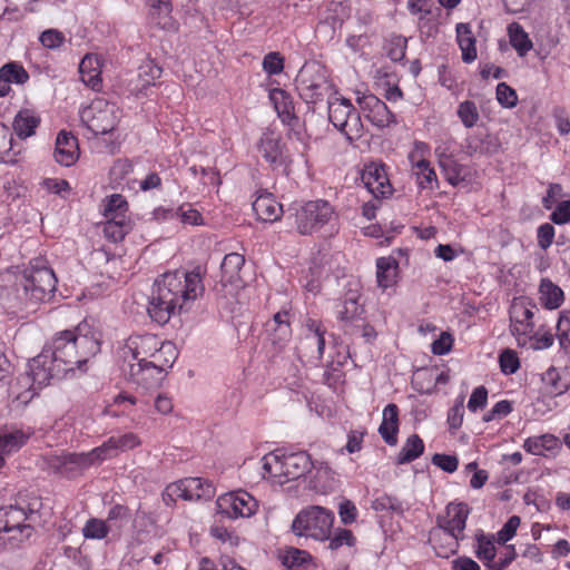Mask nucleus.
<instances>
[{
  "label": "nucleus",
  "mask_w": 570,
  "mask_h": 570,
  "mask_svg": "<svg viewBox=\"0 0 570 570\" xmlns=\"http://www.w3.org/2000/svg\"><path fill=\"white\" fill-rule=\"evenodd\" d=\"M100 332L87 320L75 330L58 332L40 354L29 361L32 389H41L53 379H61L76 368L81 370L100 351Z\"/></svg>",
  "instance_id": "obj_1"
},
{
  "label": "nucleus",
  "mask_w": 570,
  "mask_h": 570,
  "mask_svg": "<svg viewBox=\"0 0 570 570\" xmlns=\"http://www.w3.org/2000/svg\"><path fill=\"white\" fill-rule=\"evenodd\" d=\"M203 292L202 276L196 271L177 269L164 273L154 283L147 308L148 315L154 322L164 325Z\"/></svg>",
  "instance_id": "obj_2"
},
{
  "label": "nucleus",
  "mask_w": 570,
  "mask_h": 570,
  "mask_svg": "<svg viewBox=\"0 0 570 570\" xmlns=\"http://www.w3.org/2000/svg\"><path fill=\"white\" fill-rule=\"evenodd\" d=\"M52 517L49 500L31 494L20 497L16 504L0 508V549L12 550L28 540L36 528Z\"/></svg>",
  "instance_id": "obj_3"
},
{
  "label": "nucleus",
  "mask_w": 570,
  "mask_h": 570,
  "mask_svg": "<svg viewBox=\"0 0 570 570\" xmlns=\"http://www.w3.org/2000/svg\"><path fill=\"white\" fill-rule=\"evenodd\" d=\"M469 513L465 503L448 504L445 515L438 519V527L430 532L429 538L438 557L449 558L456 553L459 542L464 539Z\"/></svg>",
  "instance_id": "obj_4"
},
{
  "label": "nucleus",
  "mask_w": 570,
  "mask_h": 570,
  "mask_svg": "<svg viewBox=\"0 0 570 570\" xmlns=\"http://www.w3.org/2000/svg\"><path fill=\"white\" fill-rule=\"evenodd\" d=\"M23 291L35 304L46 302L56 292L57 277L45 257L32 258L23 271Z\"/></svg>",
  "instance_id": "obj_5"
},
{
  "label": "nucleus",
  "mask_w": 570,
  "mask_h": 570,
  "mask_svg": "<svg viewBox=\"0 0 570 570\" xmlns=\"http://www.w3.org/2000/svg\"><path fill=\"white\" fill-rule=\"evenodd\" d=\"M335 515L333 511L311 505L301 510L292 522V531L297 537L325 542L333 530Z\"/></svg>",
  "instance_id": "obj_6"
},
{
  "label": "nucleus",
  "mask_w": 570,
  "mask_h": 570,
  "mask_svg": "<svg viewBox=\"0 0 570 570\" xmlns=\"http://www.w3.org/2000/svg\"><path fill=\"white\" fill-rule=\"evenodd\" d=\"M295 86L299 97L306 104H317L324 98L328 99L334 91L325 68L317 62L303 65L295 78Z\"/></svg>",
  "instance_id": "obj_7"
},
{
  "label": "nucleus",
  "mask_w": 570,
  "mask_h": 570,
  "mask_svg": "<svg viewBox=\"0 0 570 570\" xmlns=\"http://www.w3.org/2000/svg\"><path fill=\"white\" fill-rule=\"evenodd\" d=\"M328 119L333 126L342 132L348 142H353L363 136L364 126L360 112L351 100L343 97H330Z\"/></svg>",
  "instance_id": "obj_8"
},
{
  "label": "nucleus",
  "mask_w": 570,
  "mask_h": 570,
  "mask_svg": "<svg viewBox=\"0 0 570 570\" xmlns=\"http://www.w3.org/2000/svg\"><path fill=\"white\" fill-rule=\"evenodd\" d=\"M79 116L82 125L94 136L106 135L116 128L120 109L116 104L98 98L81 108Z\"/></svg>",
  "instance_id": "obj_9"
},
{
  "label": "nucleus",
  "mask_w": 570,
  "mask_h": 570,
  "mask_svg": "<svg viewBox=\"0 0 570 570\" xmlns=\"http://www.w3.org/2000/svg\"><path fill=\"white\" fill-rule=\"evenodd\" d=\"M303 328V336L296 346L297 356L302 362L317 365L324 356L328 338H333V335L321 321L314 318H306Z\"/></svg>",
  "instance_id": "obj_10"
},
{
  "label": "nucleus",
  "mask_w": 570,
  "mask_h": 570,
  "mask_svg": "<svg viewBox=\"0 0 570 570\" xmlns=\"http://www.w3.org/2000/svg\"><path fill=\"white\" fill-rule=\"evenodd\" d=\"M337 214L326 200H309L302 205L295 214V224L301 235H312L324 226H334Z\"/></svg>",
  "instance_id": "obj_11"
},
{
  "label": "nucleus",
  "mask_w": 570,
  "mask_h": 570,
  "mask_svg": "<svg viewBox=\"0 0 570 570\" xmlns=\"http://www.w3.org/2000/svg\"><path fill=\"white\" fill-rule=\"evenodd\" d=\"M217 512L229 518H250L258 510V501L247 491L224 493L216 500Z\"/></svg>",
  "instance_id": "obj_12"
},
{
  "label": "nucleus",
  "mask_w": 570,
  "mask_h": 570,
  "mask_svg": "<svg viewBox=\"0 0 570 570\" xmlns=\"http://www.w3.org/2000/svg\"><path fill=\"white\" fill-rule=\"evenodd\" d=\"M533 309L525 301H514L510 307V332L515 337L519 346L529 344L534 331Z\"/></svg>",
  "instance_id": "obj_13"
},
{
  "label": "nucleus",
  "mask_w": 570,
  "mask_h": 570,
  "mask_svg": "<svg viewBox=\"0 0 570 570\" xmlns=\"http://www.w3.org/2000/svg\"><path fill=\"white\" fill-rule=\"evenodd\" d=\"M166 491L170 495L188 501L209 500L215 495L213 483L202 478L179 480L168 485Z\"/></svg>",
  "instance_id": "obj_14"
},
{
  "label": "nucleus",
  "mask_w": 570,
  "mask_h": 570,
  "mask_svg": "<svg viewBox=\"0 0 570 570\" xmlns=\"http://www.w3.org/2000/svg\"><path fill=\"white\" fill-rule=\"evenodd\" d=\"M365 118L375 127L383 129L396 122L395 115L386 104L372 94H363L356 99Z\"/></svg>",
  "instance_id": "obj_15"
},
{
  "label": "nucleus",
  "mask_w": 570,
  "mask_h": 570,
  "mask_svg": "<svg viewBox=\"0 0 570 570\" xmlns=\"http://www.w3.org/2000/svg\"><path fill=\"white\" fill-rule=\"evenodd\" d=\"M140 352L134 353L136 363L129 364V376L137 384L153 386L158 384L164 374L167 372L165 368H158L157 362L147 361L145 357H140Z\"/></svg>",
  "instance_id": "obj_16"
},
{
  "label": "nucleus",
  "mask_w": 570,
  "mask_h": 570,
  "mask_svg": "<svg viewBox=\"0 0 570 570\" xmlns=\"http://www.w3.org/2000/svg\"><path fill=\"white\" fill-rule=\"evenodd\" d=\"M361 179L365 188L375 198H384L392 194V185L390 184L384 166L381 164L372 163L365 166Z\"/></svg>",
  "instance_id": "obj_17"
},
{
  "label": "nucleus",
  "mask_w": 570,
  "mask_h": 570,
  "mask_svg": "<svg viewBox=\"0 0 570 570\" xmlns=\"http://www.w3.org/2000/svg\"><path fill=\"white\" fill-rule=\"evenodd\" d=\"M291 308L283 307L265 323V330L274 345L282 347L292 337Z\"/></svg>",
  "instance_id": "obj_18"
},
{
  "label": "nucleus",
  "mask_w": 570,
  "mask_h": 570,
  "mask_svg": "<svg viewBox=\"0 0 570 570\" xmlns=\"http://www.w3.org/2000/svg\"><path fill=\"white\" fill-rule=\"evenodd\" d=\"M268 97L282 122L291 129L297 127L299 119L294 112V104L291 95L284 89L274 88L269 90Z\"/></svg>",
  "instance_id": "obj_19"
},
{
  "label": "nucleus",
  "mask_w": 570,
  "mask_h": 570,
  "mask_svg": "<svg viewBox=\"0 0 570 570\" xmlns=\"http://www.w3.org/2000/svg\"><path fill=\"white\" fill-rule=\"evenodd\" d=\"M253 210L257 218L265 223L278 220L283 215V206L279 204L272 193L258 190L253 202Z\"/></svg>",
  "instance_id": "obj_20"
},
{
  "label": "nucleus",
  "mask_w": 570,
  "mask_h": 570,
  "mask_svg": "<svg viewBox=\"0 0 570 570\" xmlns=\"http://www.w3.org/2000/svg\"><path fill=\"white\" fill-rule=\"evenodd\" d=\"M258 151L266 161L275 167L286 165L287 163V156L283 150L281 137L274 131H267L262 135Z\"/></svg>",
  "instance_id": "obj_21"
},
{
  "label": "nucleus",
  "mask_w": 570,
  "mask_h": 570,
  "mask_svg": "<svg viewBox=\"0 0 570 570\" xmlns=\"http://www.w3.org/2000/svg\"><path fill=\"white\" fill-rule=\"evenodd\" d=\"M102 60L98 55L87 53L79 63L80 80L95 91L102 89Z\"/></svg>",
  "instance_id": "obj_22"
},
{
  "label": "nucleus",
  "mask_w": 570,
  "mask_h": 570,
  "mask_svg": "<svg viewBox=\"0 0 570 570\" xmlns=\"http://www.w3.org/2000/svg\"><path fill=\"white\" fill-rule=\"evenodd\" d=\"M149 9V18L153 23L163 30L176 31L177 21L174 19L170 0H144Z\"/></svg>",
  "instance_id": "obj_23"
},
{
  "label": "nucleus",
  "mask_w": 570,
  "mask_h": 570,
  "mask_svg": "<svg viewBox=\"0 0 570 570\" xmlns=\"http://www.w3.org/2000/svg\"><path fill=\"white\" fill-rule=\"evenodd\" d=\"M53 157L61 166H72L79 158L77 138L65 130L60 131L56 139Z\"/></svg>",
  "instance_id": "obj_24"
},
{
  "label": "nucleus",
  "mask_w": 570,
  "mask_h": 570,
  "mask_svg": "<svg viewBox=\"0 0 570 570\" xmlns=\"http://www.w3.org/2000/svg\"><path fill=\"white\" fill-rule=\"evenodd\" d=\"M92 466V459L88 452L68 453L59 459L58 472L66 478H75L86 469Z\"/></svg>",
  "instance_id": "obj_25"
},
{
  "label": "nucleus",
  "mask_w": 570,
  "mask_h": 570,
  "mask_svg": "<svg viewBox=\"0 0 570 570\" xmlns=\"http://www.w3.org/2000/svg\"><path fill=\"white\" fill-rule=\"evenodd\" d=\"M379 433L386 444L393 446L397 443L399 407L396 404L390 403L383 409Z\"/></svg>",
  "instance_id": "obj_26"
},
{
  "label": "nucleus",
  "mask_w": 570,
  "mask_h": 570,
  "mask_svg": "<svg viewBox=\"0 0 570 570\" xmlns=\"http://www.w3.org/2000/svg\"><path fill=\"white\" fill-rule=\"evenodd\" d=\"M40 121V116L36 110L23 108L14 116L12 128L20 139H26L36 134Z\"/></svg>",
  "instance_id": "obj_27"
},
{
  "label": "nucleus",
  "mask_w": 570,
  "mask_h": 570,
  "mask_svg": "<svg viewBox=\"0 0 570 570\" xmlns=\"http://www.w3.org/2000/svg\"><path fill=\"white\" fill-rule=\"evenodd\" d=\"M285 480H296L304 476L312 468V460L307 452L299 451L284 454Z\"/></svg>",
  "instance_id": "obj_28"
},
{
  "label": "nucleus",
  "mask_w": 570,
  "mask_h": 570,
  "mask_svg": "<svg viewBox=\"0 0 570 570\" xmlns=\"http://www.w3.org/2000/svg\"><path fill=\"white\" fill-rule=\"evenodd\" d=\"M245 264V258L242 254L238 253H229L225 255L222 265L220 272L222 277L220 282L223 285H234L235 287H239L240 285V271Z\"/></svg>",
  "instance_id": "obj_29"
},
{
  "label": "nucleus",
  "mask_w": 570,
  "mask_h": 570,
  "mask_svg": "<svg viewBox=\"0 0 570 570\" xmlns=\"http://www.w3.org/2000/svg\"><path fill=\"white\" fill-rule=\"evenodd\" d=\"M30 431L11 429L0 433V468L4 464V456L18 451L30 438Z\"/></svg>",
  "instance_id": "obj_30"
},
{
  "label": "nucleus",
  "mask_w": 570,
  "mask_h": 570,
  "mask_svg": "<svg viewBox=\"0 0 570 570\" xmlns=\"http://www.w3.org/2000/svg\"><path fill=\"white\" fill-rule=\"evenodd\" d=\"M456 42L462 52V60L465 63H472L476 57V40L469 23L460 22L455 27Z\"/></svg>",
  "instance_id": "obj_31"
},
{
  "label": "nucleus",
  "mask_w": 570,
  "mask_h": 570,
  "mask_svg": "<svg viewBox=\"0 0 570 570\" xmlns=\"http://www.w3.org/2000/svg\"><path fill=\"white\" fill-rule=\"evenodd\" d=\"M399 262L392 257H380L376 259L377 285L383 288L393 287L397 283Z\"/></svg>",
  "instance_id": "obj_32"
},
{
  "label": "nucleus",
  "mask_w": 570,
  "mask_h": 570,
  "mask_svg": "<svg viewBox=\"0 0 570 570\" xmlns=\"http://www.w3.org/2000/svg\"><path fill=\"white\" fill-rule=\"evenodd\" d=\"M262 476L268 479L275 483L283 484L288 480H285V464L284 454L278 452H271L262 459Z\"/></svg>",
  "instance_id": "obj_33"
},
{
  "label": "nucleus",
  "mask_w": 570,
  "mask_h": 570,
  "mask_svg": "<svg viewBox=\"0 0 570 570\" xmlns=\"http://www.w3.org/2000/svg\"><path fill=\"white\" fill-rule=\"evenodd\" d=\"M523 449L532 455L541 456L544 455L546 452H557L560 449V443L557 436L547 433L525 439Z\"/></svg>",
  "instance_id": "obj_34"
},
{
  "label": "nucleus",
  "mask_w": 570,
  "mask_h": 570,
  "mask_svg": "<svg viewBox=\"0 0 570 570\" xmlns=\"http://www.w3.org/2000/svg\"><path fill=\"white\" fill-rule=\"evenodd\" d=\"M497 539L493 534L487 535L483 531L475 533L474 554L483 563L485 570L497 557Z\"/></svg>",
  "instance_id": "obj_35"
},
{
  "label": "nucleus",
  "mask_w": 570,
  "mask_h": 570,
  "mask_svg": "<svg viewBox=\"0 0 570 570\" xmlns=\"http://www.w3.org/2000/svg\"><path fill=\"white\" fill-rule=\"evenodd\" d=\"M540 302L548 309H556L564 301L563 291L549 278H542L539 286Z\"/></svg>",
  "instance_id": "obj_36"
},
{
  "label": "nucleus",
  "mask_w": 570,
  "mask_h": 570,
  "mask_svg": "<svg viewBox=\"0 0 570 570\" xmlns=\"http://www.w3.org/2000/svg\"><path fill=\"white\" fill-rule=\"evenodd\" d=\"M131 222L127 217L110 216L104 224V235L107 239L118 243L131 230Z\"/></svg>",
  "instance_id": "obj_37"
},
{
  "label": "nucleus",
  "mask_w": 570,
  "mask_h": 570,
  "mask_svg": "<svg viewBox=\"0 0 570 570\" xmlns=\"http://www.w3.org/2000/svg\"><path fill=\"white\" fill-rule=\"evenodd\" d=\"M450 381L448 372H441L434 379L429 371L419 373L412 381L414 389L421 394H432L436 385H445Z\"/></svg>",
  "instance_id": "obj_38"
},
{
  "label": "nucleus",
  "mask_w": 570,
  "mask_h": 570,
  "mask_svg": "<svg viewBox=\"0 0 570 570\" xmlns=\"http://www.w3.org/2000/svg\"><path fill=\"white\" fill-rule=\"evenodd\" d=\"M424 452V443L422 439L417 434L410 435L404 445L402 446L401 451L399 452L396 456V463L397 464H406L414 460H416L419 456H421Z\"/></svg>",
  "instance_id": "obj_39"
},
{
  "label": "nucleus",
  "mask_w": 570,
  "mask_h": 570,
  "mask_svg": "<svg viewBox=\"0 0 570 570\" xmlns=\"http://www.w3.org/2000/svg\"><path fill=\"white\" fill-rule=\"evenodd\" d=\"M161 72V68L155 61H144L138 68V92H141L144 89L154 86L156 80L160 78Z\"/></svg>",
  "instance_id": "obj_40"
},
{
  "label": "nucleus",
  "mask_w": 570,
  "mask_h": 570,
  "mask_svg": "<svg viewBox=\"0 0 570 570\" xmlns=\"http://www.w3.org/2000/svg\"><path fill=\"white\" fill-rule=\"evenodd\" d=\"M510 43L520 57H524L532 49V41L523 28L513 22L508 28Z\"/></svg>",
  "instance_id": "obj_41"
},
{
  "label": "nucleus",
  "mask_w": 570,
  "mask_h": 570,
  "mask_svg": "<svg viewBox=\"0 0 570 570\" xmlns=\"http://www.w3.org/2000/svg\"><path fill=\"white\" fill-rule=\"evenodd\" d=\"M29 78L28 71L19 62H8L0 68V79L9 86L11 83L24 85Z\"/></svg>",
  "instance_id": "obj_42"
},
{
  "label": "nucleus",
  "mask_w": 570,
  "mask_h": 570,
  "mask_svg": "<svg viewBox=\"0 0 570 570\" xmlns=\"http://www.w3.org/2000/svg\"><path fill=\"white\" fill-rule=\"evenodd\" d=\"M413 174L416 183L421 189H435L438 188V177L435 170L431 167L430 161H425L412 166Z\"/></svg>",
  "instance_id": "obj_43"
},
{
  "label": "nucleus",
  "mask_w": 570,
  "mask_h": 570,
  "mask_svg": "<svg viewBox=\"0 0 570 570\" xmlns=\"http://www.w3.org/2000/svg\"><path fill=\"white\" fill-rule=\"evenodd\" d=\"M326 541H328L327 548L332 551H337L343 547L354 548L357 543L354 533L350 529L341 527L334 529L333 532L331 531Z\"/></svg>",
  "instance_id": "obj_44"
},
{
  "label": "nucleus",
  "mask_w": 570,
  "mask_h": 570,
  "mask_svg": "<svg viewBox=\"0 0 570 570\" xmlns=\"http://www.w3.org/2000/svg\"><path fill=\"white\" fill-rule=\"evenodd\" d=\"M13 139L10 128L0 124V163L14 164L17 154L13 151Z\"/></svg>",
  "instance_id": "obj_45"
},
{
  "label": "nucleus",
  "mask_w": 570,
  "mask_h": 570,
  "mask_svg": "<svg viewBox=\"0 0 570 570\" xmlns=\"http://www.w3.org/2000/svg\"><path fill=\"white\" fill-rule=\"evenodd\" d=\"M153 361L157 362L158 368H170L178 357L176 346L171 342L161 343L160 347L151 354Z\"/></svg>",
  "instance_id": "obj_46"
},
{
  "label": "nucleus",
  "mask_w": 570,
  "mask_h": 570,
  "mask_svg": "<svg viewBox=\"0 0 570 570\" xmlns=\"http://www.w3.org/2000/svg\"><path fill=\"white\" fill-rule=\"evenodd\" d=\"M542 381L546 385L547 392L552 396H559L566 393L569 389L568 383L561 380L558 370L553 366L549 367L543 373Z\"/></svg>",
  "instance_id": "obj_47"
},
{
  "label": "nucleus",
  "mask_w": 570,
  "mask_h": 570,
  "mask_svg": "<svg viewBox=\"0 0 570 570\" xmlns=\"http://www.w3.org/2000/svg\"><path fill=\"white\" fill-rule=\"evenodd\" d=\"M456 115L462 125L468 129L476 126L480 120L479 109L476 104L472 100H464L460 102L456 109Z\"/></svg>",
  "instance_id": "obj_48"
},
{
  "label": "nucleus",
  "mask_w": 570,
  "mask_h": 570,
  "mask_svg": "<svg viewBox=\"0 0 570 570\" xmlns=\"http://www.w3.org/2000/svg\"><path fill=\"white\" fill-rule=\"evenodd\" d=\"M372 509L375 511H392L397 514H402L404 512V504L396 497L391 494H380L377 495L371 504Z\"/></svg>",
  "instance_id": "obj_49"
},
{
  "label": "nucleus",
  "mask_w": 570,
  "mask_h": 570,
  "mask_svg": "<svg viewBox=\"0 0 570 570\" xmlns=\"http://www.w3.org/2000/svg\"><path fill=\"white\" fill-rule=\"evenodd\" d=\"M557 337L561 348L570 353V311H563L557 323Z\"/></svg>",
  "instance_id": "obj_50"
},
{
  "label": "nucleus",
  "mask_w": 570,
  "mask_h": 570,
  "mask_svg": "<svg viewBox=\"0 0 570 570\" xmlns=\"http://www.w3.org/2000/svg\"><path fill=\"white\" fill-rule=\"evenodd\" d=\"M128 212V202L126 198L119 194H114L107 198L104 214L106 218H110V216H120L127 217L126 214Z\"/></svg>",
  "instance_id": "obj_51"
},
{
  "label": "nucleus",
  "mask_w": 570,
  "mask_h": 570,
  "mask_svg": "<svg viewBox=\"0 0 570 570\" xmlns=\"http://www.w3.org/2000/svg\"><path fill=\"white\" fill-rule=\"evenodd\" d=\"M108 532L109 528L106 521L97 518L89 519L82 528V534L86 539L102 540Z\"/></svg>",
  "instance_id": "obj_52"
},
{
  "label": "nucleus",
  "mask_w": 570,
  "mask_h": 570,
  "mask_svg": "<svg viewBox=\"0 0 570 570\" xmlns=\"http://www.w3.org/2000/svg\"><path fill=\"white\" fill-rule=\"evenodd\" d=\"M177 220L184 225L189 226H203L205 225V219L199 210L194 208L189 204H184L178 206V215Z\"/></svg>",
  "instance_id": "obj_53"
},
{
  "label": "nucleus",
  "mask_w": 570,
  "mask_h": 570,
  "mask_svg": "<svg viewBox=\"0 0 570 570\" xmlns=\"http://www.w3.org/2000/svg\"><path fill=\"white\" fill-rule=\"evenodd\" d=\"M500 370L504 375H512L520 368V358L514 350L505 348L499 355Z\"/></svg>",
  "instance_id": "obj_54"
},
{
  "label": "nucleus",
  "mask_w": 570,
  "mask_h": 570,
  "mask_svg": "<svg viewBox=\"0 0 570 570\" xmlns=\"http://www.w3.org/2000/svg\"><path fill=\"white\" fill-rule=\"evenodd\" d=\"M515 557L517 552L514 546L504 544L501 550L497 551V557L493 559V562L489 564L488 570H504L512 563Z\"/></svg>",
  "instance_id": "obj_55"
},
{
  "label": "nucleus",
  "mask_w": 570,
  "mask_h": 570,
  "mask_svg": "<svg viewBox=\"0 0 570 570\" xmlns=\"http://www.w3.org/2000/svg\"><path fill=\"white\" fill-rule=\"evenodd\" d=\"M114 443L115 442L111 440V438H109L100 446H97L88 452L92 459V465L100 464L101 462L118 455Z\"/></svg>",
  "instance_id": "obj_56"
},
{
  "label": "nucleus",
  "mask_w": 570,
  "mask_h": 570,
  "mask_svg": "<svg viewBox=\"0 0 570 570\" xmlns=\"http://www.w3.org/2000/svg\"><path fill=\"white\" fill-rule=\"evenodd\" d=\"M495 98L503 108L511 109L518 104L517 91L505 82L498 83Z\"/></svg>",
  "instance_id": "obj_57"
},
{
  "label": "nucleus",
  "mask_w": 570,
  "mask_h": 570,
  "mask_svg": "<svg viewBox=\"0 0 570 570\" xmlns=\"http://www.w3.org/2000/svg\"><path fill=\"white\" fill-rule=\"evenodd\" d=\"M110 438L115 442L114 445L118 454L120 452H126L136 449L141 444L139 435L134 432H127L121 435Z\"/></svg>",
  "instance_id": "obj_58"
},
{
  "label": "nucleus",
  "mask_w": 570,
  "mask_h": 570,
  "mask_svg": "<svg viewBox=\"0 0 570 570\" xmlns=\"http://www.w3.org/2000/svg\"><path fill=\"white\" fill-rule=\"evenodd\" d=\"M520 522L521 520L518 515L510 517L494 535L497 543L504 546L508 541H510L515 535Z\"/></svg>",
  "instance_id": "obj_59"
},
{
  "label": "nucleus",
  "mask_w": 570,
  "mask_h": 570,
  "mask_svg": "<svg viewBox=\"0 0 570 570\" xmlns=\"http://www.w3.org/2000/svg\"><path fill=\"white\" fill-rule=\"evenodd\" d=\"M312 558L308 552L291 548L284 553L282 562L286 568H294L307 563Z\"/></svg>",
  "instance_id": "obj_60"
},
{
  "label": "nucleus",
  "mask_w": 570,
  "mask_h": 570,
  "mask_svg": "<svg viewBox=\"0 0 570 570\" xmlns=\"http://www.w3.org/2000/svg\"><path fill=\"white\" fill-rule=\"evenodd\" d=\"M263 70L269 75H279L284 69V58L279 52H268L263 59Z\"/></svg>",
  "instance_id": "obj_61"
},
{
  "label": "nucleus",
  "mask_w": 570,
  "mask_h": 570,
  "mask_svg": "<svg viewBox=\"0 0 570 570\" xmlns=\"http://www.w3.org/2000/svg\"><path fill=\"white\" fill-rule=\"evenodd\" d=\"M134 170V165L129 159H118L110 168V177L117 184H120Z\"/></svg>",
  "instance_id": "obj_62"
},
{
  "label": "nucleus",
  "mask_w": 570,
  "mask_h": 570,
  "mask_svg": "<svg viewBox=\"0 0 570 570\" xmlns=\"http://www.w3.org/2000/svg\"><path fill=\"white\" fill-rule=\"evenodd\" d=\"M39 41L47 49H58L65 42V36L57 29H48L41 32Z\"/></svg>",
  "instance_id": "obj_63"
},
{
  "label": "nucleus",
  "mask_w": 570,
  "mask_h": 570,
  "mask_svg": "<svg viewBox=\"0 0 570 570\" xmlns=\"http://www.w3.org/2000/svg\"><path fill=\"white\" fill-rule=\"evenodd\" d=\"M463 396L455 400L453 406L448 412V424L450 429L458 430L463 423L464 405Z\"/></svg>",
  "instance_id": "obj_64"
}]
</instances>
